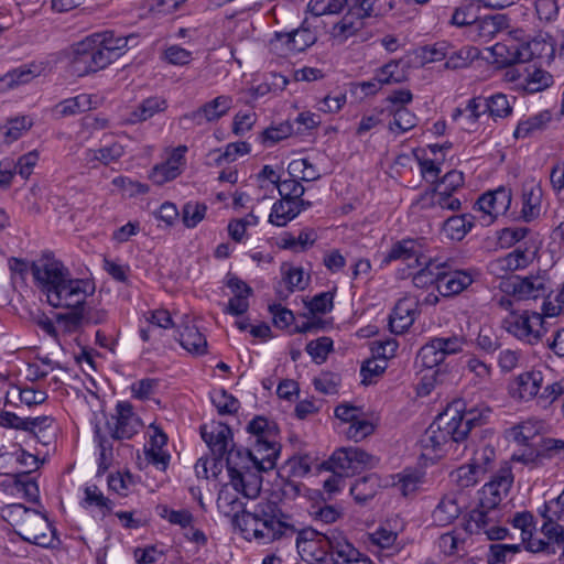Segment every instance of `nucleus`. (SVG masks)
Returning a JSON list of instances; mask_svg holds the SVG:
<instances>
[{"label": "nucleus", "instance_id": "39", "mask_svg": "<svg viewBox=\"0 0 564 564\" xmlns=\"http://www.w3.org/2000/svg\"><path fill=\"white\" fill-rule=\"evenodd\" d=\"M301 485L292 480H282L278 488H274L267 499H261L254 506H260L264 502H273L278 508L283 499H294L300 495Z\"/></svg>", "mask_w": 564, "mask_h": 564}, {"label": "nucleus", "instance_id": "44", "mask_svg": "<svg viewBox=\"0 0 564 564\" xmlns=\"http://www.w3.org/2000/svg\"><path fill=\"white\" fill-rule=\"evenodd\" d=\"M496 460V449L494 446L486 444L477 448L474 453L471 464L473 468L479 471L482 476L492 469Z\"/></svg>", "mask_w": 564, "mask_h": 564}, {"label": "nucleus", "instance_id": "1", "mask_svg": "<svg viewBox=\"0 0 564 564\" xmlns=\"http://www.w3.org/2000/svg\"><path fill=\"white\" fill-rule=\"evenodd\" d=\"M234 522L247 539L253 538L263 543L295 535L297 552L307 562H323L333 551V542L343 535L338 531L321 533L311 527H303L273 502L243 509L235 516Z\"/></svg>", "mask_w": 564, "mask_h": 564}, {"label": "nucleus", "instance_id": "11", "mask_svg": "<svg viewBox=\"0 0 564 564\" xmlns=\"http://www.w3.org/2000/svg\"><path fill=\"white\" fill-rule=\"evenodd\" d=\"M58 323L66 332L73 333L89 325H101L108 321V312L104 308L80 305L77 310L56 315Z\"/></svg>", "mask_w": 564, "mask_h": 564}, {"label": "nucleus", "instance_id": "62", "mask_svg": "<svg viewBox=\"0 0 564 564\" xmlns=\"http://www.w3.org/2000/svg\"><path fill=\"white\" fill-rule=\"evenodd\" d=\"M354 14H349V12L339 21L336 23L333 28V34L336 37H341L343 40H346L347 37L356 34L357 31H359L362 28V23L358 22L356 23L352 18Z\"/></svg>", "mask_w": 564, "mask_h": 564}, {"label": "nucleus", "instance_id": "38", "mask_svg": "<svg viewBox=\"0 0 564 564\" xmlns=\"http://www.w3.org/2000/svg\"><path fill=\"white\" fill-rule=\"evenodd\" d=\"M84 494L85 498L82 502L84 508L96 507L99 509L102 517L112 512L113 502L109 498L105 497L96 485L87 486Z\"/></svg>", "mask_w": 564, "mask_h": 564}, {"label": "nucleus", "instance_id": "36", "mask_svg": "<svg viewBox=\"0 0 564 564\" xmlns=\"http://www.w3.org/2000/svg\"><path fill=\"white\" fill-rule=\"evenodd\" d=\"M180 344L189 352L203 355L207 349L205 336L194 325H186L180 333Z\"/></svg>", "mask_w": 564, "mask_h": 564}, {"label": "nucleus", "instance_id": "17", "mask_svg": "<svg viewBox=\"0 0 564 564\" xmlns=\"http://www.w3.org/2000/svg\"><path fill=\"white\" fill-rule=\"evenodd\" d=\"M116 410L117 416L112 417L113 422H107L111 437L115 440H129L138 432L140 422L134 416L132 405L129 402H119Z\"/></svg>", "mask_w": 564, "mask_h": 564}, {"label": "nucleus", "instance_id": "15", "mask_svg": "<svg viewBox=\"0 0 564 564\" xmlns=\"http://www.w3.org/2000/svg\"><path fill=\"white\" fill-rule=\"evenodd\" d=\"M512 199L511 189L503 186L482 194L475 204V208L482 212L488 224L499 215H505L510 208Z\"/></svg>", "mask_w": 564, "mask_h": 564}, {"label": "nucleus", "instance_id": "45", "mask_svg": "<svg viewBox=\"0 0 564 564\" xmlns=\"http://www.w3.org/2000/svg\"><path fill=\"white\" fill-rule=\"evenodd\" d=\"M123 153V147L118 142H113L110 145L102 147L98 150H89L87 152V160L89 162L99 161L102 164L108 165L111 162L119 160Z\"/></svg>", "mask_w": 564, "mask_h": 564}, {"label": "nucleus", "instance_id": "63", "mask_svg": "<svg viewBox=\"0 0 564 564\" xmlns=\"http://www.w3.org/2000/svg\"><path fill=\"white\" fill-rule=\"evenodd\" d=\"M332 346L333 340L329 337H321L316 340H311L306 345V351L314 360L324 361L330 351Z\"/></svg>", "mask_w": 564, "mask_h": 564}, {"label": "nucleus", "instance_id": "56", "mask_svg": "<svg viewBox=\"0 0 564 564\" xmlns=\"http://www.w3.org/2000/svg\"><path fill=\"white\" fill-rule=\"evenodd\" d=\"M451 44L443 41V42H437L433 45H426L424 47L421 48V52H422V62L423 63H433V62H437V61H442L444 58L447 59V56L449 54V51H451Z\"/></svg>", "mask_w": 564, "mask_h": 564}, {"label": "nucleus", "instance_id": "7", "mask_svg": "<svg viewBox=\"0 0 564 564\" xmlns=\"http://www.w3.org/2000/svg\"><path fill=\"white\" fill-rule=\"evenodd\" d=\"M375 457L359 447H341L336 449L323 467L332 473L349 477L366 467L375 465Z\"/></svg>", "mask_w": 564, "mask_h": 564}, {"label": "nucleus", "instance_id": "55", "mask_svg": "<svg viewBox=\"0 0 564 564\" xmlns=\"http://www.w3.org/2000/svg\"><path fill=\"white\" fill-rule=\"evenodd\" d=\"M530 229L527 227H508L503 228L499 234V242L503 248H510L517 243L522 245V241L529 235Z\"/></svg>", "mask_w": 564, "mask_h": 564}, {"label": "nucleus", "instance_id": "4", "mask_svg": "<svg viewBox=\"0 0 564 564\" xmlns=\"http://www.w3.org/2000/svg\"><path fill=\"white\" fill-rule=\"evenodd\" d=\"M452 414V410H445L426 429L420 440L421 447L425 452L423 455H438L445 451V446L449 445L452 447L454 444L464 442L463 438H458L456 435L458 427L455 425Z\"/></svg>", "mask_w": 564, "mask_h": 564}, {"label": "nucleus", "instance_id": "22", "mask_svg": "<svg viewBox=\"0 0 564 564\" xmlns=\"http://www.w3.org/2000/svg\"><path fill=\"white\" fill-rule=\"evenodd\" d=\"M500 512L498 508H484L481 502L478 507L468 513V518L464 525L465 530L470 534H480L499 521Z\"/></svg>", "mask_w": 564, "mask_h": 564}, {"label": "nucleus", "instance_id": "49", "mask_svg": "<svg viewBox=\"0 0 564 564\" xmlns=\"http://www.w3.org/2000/svg\"><path fill=\"white\" fill-rule=\"evenodd\" d=\"M417 359L421 361L423 367L432 369L442 364L445 357L443 356V352L436 348V341L433 338L421 347L417 354Z\"/></svg>", "mask_w": 564, "mask_h": 564}, {"label": "nucleus", "instance_id": "16", "mask_svg": "<svg viewBox=\"0 0 564 564\" xmlns=\"http://www.w3.org/2000/svg\"><path fill=\"white\" fill-rule=\"evenodd\" d=\"M509 28V18L502 13L478 17L466 35L474 42H488L498 33Z\"/></svg>", "mask_w": 564, "mask_h": 564}, {"label": "nucleus", "instance_id": "18", "mask_svg": "<svg viewBox=\"0 0 564 564\" xmlns=\"http://www.w3.org/2000/svg\"><path fill=\"white\" fill-rule=\"evenodd\" d=\"M200 435L208 445L213 455L224 457L229 451L228 444L232 442V432L230 427L221 422H212L200 427Z\"/></svg>", "mask_w": 564, "mask_h": 564}, {"label": "nucleus", "instance_id": "31", "mask_svg": "<svg viewBox=\"0 0 564 564\" xmlns=\"http://www.w3.org/2000/svg\"><path fill=\"white\" fill-rule=\"evenodd\" d=\"M379 478L371 474L357 479L350 487V495L358 505H366L373 499L379 489Z\"/></svg>", "mask_w": 564, "mask_h": 564}, {"label": "nucleus", "instance_id": "33", "mask_svg": "<svg viewBox=\"0 0 564 564\" xmlns=\"http://www.w3.org/2000/svg\"><path fill=\"white\" fill-rule=\"evenodd\" d=\"M479 56L480 51L475 46L466 45L459 50H454L453 46H451L444 68L451 70L466 68Z\"/></svg>", "mask_w": 564, "mask_h": 564}, {"label": "nucleus", "instance_id": "20", "mask_svg": "<svg viewBox=\"0 0 564 564\" xmlns=\"http://www.w3.org/2000/svg\"><path fill=\"white\" fill-rule=\"evenodd\" d=\"M473 283L471 275L463 270H453L448 262L447 268L440 270L437 291L442 296L457 295Z\"/></svg>", "mask_w": 564, "mask_h": 564}, {"label": "nucleus", "instance_id": "10", "mask_svg": "<svg viewBox=\"0 0 564 564\" xmlns=\"http://www.w3.org/2000/svg\"><path fill=\"white\" fill-rule=\"evenodd\" d=\"M513 482V475L508 463H503L492 479L487 482L480 492L479 502L484 508H498L508 495Z\"/></svg>", "mask_w": 564, "mask_h": 564}, {"label": "nucleus", "instance_id": "32", "mask_svg": "<svg viewBox=\"0 0 564 564\" xmlns=\"http://www.w3.org/2000/svg\"><path fill=\"white\" fill-rule=\"evenodd\" d=\"M552 120V113L549 110H543L536 115H533L524 120H521L516 130L514 138H528L536 132L543 131Z\"/></svg>", "mask_w": 564, "mask_h": 564}, {"label": "nucleus", "instance_id": "50", "mask_svg": "<svg viewBox=\"0 0 564 564\" xmlns=\"http://www.w3.org/2000/svg\"><path fill=\"white\" fill-rule=\"evenodd\" d=\"M403 61H390L386 65H383L379 72V80L382 84H400L403 83L406 79V73L404 70H399L400 64H402Z\"/></svg>", "mask_w": 564, "mask_h": 564}, {"label": "nucleus", "instance_id": "9", "mask_svg": "<svg viewBox=\"0 0 564 564\" xmlns=\"http://www.w3.org/2000/svg\"><path fill=\"white\" fill-rule=\"evenodd\" d=\"M247 431L256 436V451L261 454L262 451H269L263 458L269 463L268 468H274L275 460L280 453V444L274 440V426L263 416H257L249 422Z\"/></svg>", "mask_w": 564, "mask_h": 564}, {"label": "nucleus", "instance_id": "53", "mask_svg": "<svg viewBox=\"0 0 564 564\" xmlns=\"http://www.w3.org/2000/svg\"><path fill=\"white\" fill-rule=\"evenodd\" d=\"M212 401L220 415L234 414L239 409V401L224 389L215 393Z\"/></svg>", "mask_w": 564, "mask_h": 564}, {"label": "nucleus", "instance_id": "64", "mask_svg": "<svg viewBox=\"0 0 564 564\" xmlns=\"http://www.w3.org/2000/svg\"><path fill=\"white\" fill-rule=\"evenodd\" d=\"M520 551V544H491L488 564H505L508 554Z\"/></svg>", "mask_w": 564, "mask_h": 564}, {"label": "nucleus", "instance_id": "48", "mask_svg": "<svg viewBox=\"0 0 564 564\" xmlns=\"http://www.w3.org/2000/svg\"><path fill=\"white\" fill-rule=\"evenodd\" d=\"M478 19L476 7L474 3H466L457 7L453 14L449 23L457 28H466L469 31L471 24H475Z\"/></svg>", "mask_w": 564, "mask_h": 564}, {"label": "nucleus", "instance_id": "23", "mask_svg": "<svg viewBox=\"0 0 564 564\" xmlns=\"http://www.w3.org/2000/svg\"><path fill=\"white\" fill-rule=\"evenodd\" d=\"M543 189L539 182L531 180L522 187V217L525 221L536 219L541 214Z\"/></svg>", "mask_w": 564, "mask_h": 564}, {"label": "nucleus", "instance_id": "52", "mask_svg": "<svg viewBox=\"0 0 564 564\" xmlns=\"http://www.w3.org/2000/svg\"><path fill=\"white\" fill-rule=\"evenodd\" d=\"M487 101L484 96H477L468 100L466 107L456 108L452 115L453 120L457 121L466 112H470L471 117L480 119L482 116L488 115Z\"/></svg>", "mask_w": 564, "mask_h": 564}, {"label": "nucleus", "instance_id": "12", "mask_svg": "<svg viewBox=\"0 0 564 564\" xmlns=\"http://www.w3.org/2000/svg\"><path fill=\"white\" fill-rule=\"evenodd\" d=\"M503 290L508 293H512L518 300L544 297L550 291L547 281L542 275H530L525 278L514 275L503 282Z\"/></svg>", "mask_w": 564, "mask_h": 564}, {"label": "nucleus", "instance_id": "26", "mask_svg": "<svg viewBox=\"0 0 564 564\" xmlns=\"http://www.w3.org/2000/svg\"><path fill=\"white\" fill-rule=\"evenodd\" d=\"M422 254V243L421 240L417 239H403L401 241L395 242L390 251L387 253L383 259L384 263H390L394 260H414L415 265H422L423 262L421 259Z\"/></svg>", "mask_w": 564, "mask_h": 564}, {"label": "nucleus", "instance_id": "2", "mask_svg": "<svg viewBox=\"0 0 564 564\" xmlns=\"http://www.w3.org/2000/svg\"><path fill=\"white\" fill-rule=\"evenodd\" d=\"M31 272L46 293L47 302L54 307L77 310L86 304L87 296L95 292V286L89 280L72 279L69 271L58 261L33 263Z\"/></svg>", "mask_w": 564, "mask_h": 564}, {"label": "nucleus", "instance_id": "5", "mask_svg": "<svg viewBox=\"0 0 564 564\" xmlns=\"http://www.w3.org/2000/svg\"><path fill=\"white\" fill-rule=\"evenodd\" d=\"M99 43L91 34L70 47V67L74 74L85 76L109 65V59Z\"/></svg>", "mask_w": 564, "mask_h": 564}, {"label": "nucleus", "instance_id": "35", "mask_svg": "<svg viewBox=\"0 0 564 564\" xmlns=\"http://www.w3.org/2000/svg\"><path fill=\"white\" fill-rule=\"evenodd\" d=\"M301 213V208L294 205L292 199L285 198L276 200L271 209L269 223L279 227L285 226Z\"/></svg>", "mask_w": 564, "mask_h": 564}, {"label": "nucleus", "instance_id": "34", "mask_svg": "<svg viewBox=\"0 0 564 564\" xmlns=\"http://www.w3.org/2000/svg\"><path fill=\"white\" fill-rule=\"evenodd\" d=\"M474 227V216L456 215L447 218L443 225L444 234L452 240H462Z\"/></svg>", "mask_w": 564, "mask_h": 564}, {"label": "nucleus", "instance_id": "13", "mask_svg": "<svg viewBox=\"0 0 564 564\" xmlns=\"http://www.w3.org/2000/svg\"><path fill=\"white\" fill-rule=\"evenodd\" d=\"M446 410H452V417L457 425L456 435L458 438L465 441L474 426H479L486 422L490 414L488 406H473L470 409H463L462 402L456 401Z\"/></svg>", "mask_w": 564, "mask_h": 564}, {"label": "nucleus", "instance_id": "42", "mask_svg": "<svg viewBox=\"0 0 564 564\" xmlns=\"http://www.w3.org/2000/svg\"><path fill=\"white\" fill-rule=\"evenodd\" d=\"M390 112L393 115V121L389 124L392 132L403 133L416 126V116L405 107H395Z\"/></svg>", "mask_w": 564, "mask_h": 564}, {"label": "nucleus", "instance_id": "8", "mask_svg": "<svg viewBox=\"0 0 564 564\" xmlns=\"http://www.w3.org/2000/svg\"><path fill=\"white\" fill-rule=\"evenodd\" d=\"M538 246L532 239L524 240L513 251L489 263L490 273L503 276L510 271L527 268L536 257Z\"/></svg>", "mask_w": 564, "mask_h": 564}, {"label": "nucleus", "instance_id": "57", "mask_svg": "<svg viewBox=\"0 0 564 564\" xmlns=\"http://www.w3.org/2000/svg\"><path fill=\"white\" fill-rule=\"evenodd\" d=\"M512 460L520 462L531 468L540 467L544 465L543 455L541 454V449L539 443L535 446H528L521 453L513 454Z\"/></svg>", "mask_w": 564, "mask_h": 564}, {"label": "nucleus", "instance_id": "51", "mask_svg": "<svg viewBox=\"0 0 564 564\" xmlns=\"http://www.w3.org/2000/svg\"><path fill=\"white\" fill-rule=\"evenodd\" d=\"M292 132V124L289 121H285L276 127H269L264 129L260 134V139L263 144L273 145L276 142L290 137Z\"/></svg>", "mask_w": 564, "mask_h": 564}, {"label": "nucleus", "instance_id": "47", "mask_svg": "<svg viewBox=\"0 0 564 564\" xmlns=\"http://www.w3.org/2000/svg\"><path fill=\"white\" fill-rule=\"evenodd\" d=\"M207 206L204 203L188 202L182 208V221L186 228H195L204 218Z\"/></svg>", "mask_w": 564, "mask_h": 564}, {"label": "nucleus", "instance_id": "28", "mask_svg": "<svg viewBox=\"0 0 564 564\" xmlns=\"http://www.w3.org/2000/svg\"><path fill=\"white\" fill-rule=\"evenodd\" d=\"M166 109V100L160 97H149L140 102L123 118V123L137 124L152 118Z\"/></svg>", "mask_w": 564, "mask_h": 564}, {"label": "nucleus", "instance_id": "46", "mask_svg": "<svg viewBox=\"0 0 564 564\" xmlns=\"http://www.w3.org/2000/svg\"><path fill=\"white\" fill-rule=\"evenodd\" d=\"M460 509L454 499H443L433 511L434 521L442 527L452 523L458 516Z\"/></svg>", "mask_w": 564, "mask_h": 564}, {"label": "nucleus", "instance_id": "27", "mask_svg": "<svg viewBox=\"0 0 564 564\" xmlns=\"http://www.w3.org/2000/svg\"><path fill=\"white\" fill-rule=\"evenodd\" d=\"M330 555L334 564H373L367 555L360 553L344 535L338 541L333 542Z\"/></svg>", "mask_w": 564, "mask_h": 564}, {"label": "nucleus", "instance_id": "59", "mask_svg": "<svg viewBox=\"0 0 564 564\" xmlns=\"http://www.w3.org/2000/svg\"><path fill=\"white\" fill-rule=\"evenodd\" d=\"M375 431L373 424L365 419L357 417L355 421L350 423L346 433V436L349 440H354L355 442H359L372 434Z\"/></svg>", "mask_w": 564, "mask_h": 564}, {"label": "nucleus", "instance_id": "37", "mask_svg": "<svg viewBox=\"0 0 564 564\" xmlns=\"http://www.w3.org/2000/svg\"><path fill=\"white\" fill-rule=\"evenodd\" d=\"M543 376L541 371H528L518 377V390L521 399L529 400L539 395L542 388Z\"/></svg>", "mask_w": 564, "mask_h": 564}, {"label": "nucleus", "instance_id": "40", "mask_svg": "<svg viewBox=\"0 0 564 564\" xmlns=\"http://www.w3.org/2000/svg\"><path fill=\"white\" fill-rule=\"evenodd\" d=\"M542 532L546 542L554 554L561 552L560 557L564 558V529L558 523L549 519L542 527Z\"/></svg>", "mask_w": 564, "mask_h": 564}, {"label": "nucleus", "instance_id": "41", "mask_svg": "<svg viewBox=\"0 0 564 564\" xmlns=\"http://www.w3.org/2000/svg\"><path fill=\"white\" fill-rule=\"evenodd\" d=\"M553 84V76L540 68H535L533 72L528 73L521 84L523 90L533 94L550 87Z\"/></svg>", "mask_w": 564, "mask_h": 564}, {"label": "nucleus", "instance_id": "30", "mask_svg": "<svg viewBox=\"0 0 564 564\" xmlns=\"http://www.w3.org/2000/svg\"><path fill=\"white\" fill-rule=\"evenodd\" d=\"M99 46L102 48L105 56L108 57L109 64L121 55V52L127 47L130 37L116 36L113 31H104L94 33Z\"/></svg>", "mask_w": 564, "mask_h": 564}, {"label": "nucleus", "instance_id": "43", "mask_svg": "<svg viewBox=\"0 0 564 564\" xmlns=\"http://www.w3.org/2000/svg\"><path fill=\"white\" fill-rule=\"evenodd\" d=\"M487 101L488 116L495 121L499 118H507L512 112V106L507 97L502 93L494 94L489 97H485Z\"/></svg>", "mask_w": 564, "mask_h": 564}, {"label": "nucleus", "instance_id": "29", "mask_svg": "<svg viewBox=\"0 0 564 564\" xmlns=\"http://www.w3.org/2000/svg\"><path fill=\"white\" fill-rule=\"evenodd\" d=\"M424 267L412 276L413 284L419 289L427 288L432 284L438 285L440 270L448 267V261L440 259H429L423 262Z\"/></svg>", "mask_w": 564, "mask_h": 564}, {"label": "nucleus", "instance_id": "21", "mask_svg": "<svg viewBox=\"0 0 564 564\" xmlns=\"http://www.w3.org/2000/svg\"><path fill=\"white\" fill-rule=\"evenodd\" d=\"M317 41L315 32L308 25L305 19L302 25L289 33H275V39L271 41V45L275 46L279 42L286 45L289 52H303Z\"/></svg>", "mask_w": 564, "mask_h": 564}, {"label": "nucleus", "instance_id": "58", "mask_svg": "<svg viewBox=\"0 0 564 564\" xmlns=\"http://www.w3.org/2000/svg\"><path fill=\"white\" fill-rule=\"evenodd\" d=\"M539 446L543 455V463L546 459L564 458V440L542 438Z\"/></svg>", "mask_w": 564, "mask_h": 564}, {"label": "nucleus", "instance_id": "60", "mask_svg": "<svg viewBox=\"0 0 564 564\" xmlns=\"http://www.w3.org/2000/svg\"><path fill=\"white\" fill-rule=\"evenodd\" d=\"M182 170L173 166L167 161L153 167L150 175L153 183L162 185L176 178L181 174Z\"/></svg>", "mask_w": 564, "mask_h": 564}, {"label": "nucleus", "instance_id": "14", "mask_svg": "<svg viewBox=\"0 0 564 564\" xmlns=\"http://www.w3.org/2000/svg\"><path fill=\"white\" fill-rule=\"evenodd\" d=\"M232 107V98L230 96L220 95L210 101L205 102L198 109L184 115L181 121L186 124L192 122L202 126L207 122L217 121L224 117Z\"/></svg>", "mask_w": 564, "mask_h": 564}, {"label": "nucleus", "instance_id": "3", "mask_svg": "<svg viewBox=\"0 0 564 564\" xmlns=\"http://www.w3.org/2000/svg\"><path fill=\"white\" fill-rule=\"evenodd\" d=\"M13 512L20 518L18 534L22 540L42 547L53 546L55 529L47 518L23 505H13Z\"/></svg>", "mask_w": 564, "mask_h": 564}, {"label": "nucleus", "instance_id": "25", "mask_svg": "<svg viewBox=\"0 0 564 564\" xmlns=\"http://www.w3.org/2000/svg\"><path fill=\"white\" fill-rule=\"evenodd\" d=\"M225 456L226 467L230 478L236 474H240L257 466V455L250 449L239 447L236 444L231 445Z\"/></svg>", "mask_w": 564, "mask_h": 564}, {"label": "nucleus", "instance_id": "61", "mask_svg": "<svg viewBox=\"0 0 564 564\" xmlns=\"http://www.w3.org/2000/svg\"><path fill=\"white\" fill-rule=\"evenodd\" d=\"M334 294L323 292L315 295L310 302L305 303L312 314H326L333 310Z\"/></svg>", "mask_w": 564, "mask_h": 564}, {"label": "nucleus", "instance_id": "54", "mask_svg": "<svg viewBox=\"0 0 564 564\" xmlns=\"http://www.w3.org/2000/svg\"><path fill=\"white\" fill-rule=\"evenodd\" d=\"M436 348L443 352V356L455 355L463 351L464 346L467 344L465 336L453 335L449 337H435Z\"/></svg>", "mask_w": 564, "mask_h": 564}, {"label": "nucleus", "instance_id": "24", "mask_svg": "<svg viewBox=\"0 0 564 564\" xmlns=\"http://www.w3.org/2000/svg\"><path fill=\"white\" fill-rule=\"evenodd\" d=\"M259 467H253L240 474H236L230 478V484L237 492L242 494L249 499L258 497L261 490L262 477Z\"/></svg>", "mask_w": 564, "mask_h": 564}, {"label": "nucleus", "instance_id": "19", "mask_svg": "<svg viewBox=\"0 0 564 564\" xmlns=\"http://www.w3.org/2000/svg\"><path fill=\"white\" fill-rule=\"evenodd\" d=\"M419 303L411 297L400 299L389 316L390 330L393 334L405 333L414 323Z\"/></svg>", "mask_w": 564, "mask_h": 564}, {"label": "nucleus", "instance_id": "6", "mask_svg": "<svg viewBox=\"0 0 564 564\" xmlns=\"http://www.w3.org/2000/svg\"><path fill=\"white\" fill-rule=\"evenodd\" d=\"M501 326L509 334L530 345H536L547 333L542 314L528 311L523 313L510 312L501 322Z\"/></svg>", "mask_w": 564, "mask_h": 564}]
</instances>
